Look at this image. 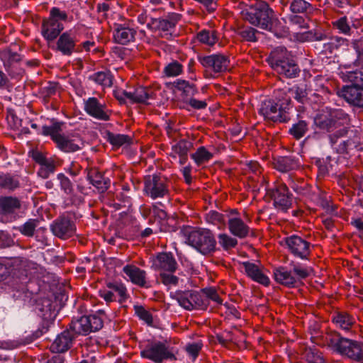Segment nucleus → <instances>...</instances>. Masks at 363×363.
<instances>
[{
  "instance_id": "f257e3e1",
  "label": "nucleus",
  "mask_w": 363,
  "mask_h": 363,
  "mask_svg": "<svg viewBox=\"0 0 363 363\" xmlns=\"http://www.w3.org/2000/svg\"><path fill=\"white\" fill-rule=\"evenodd\" d=\"M63 123L55 121L50 126L44 125L42 133L50 136L56 147L63 152L71 153L82 149L84 142L79 134L65 135L62 132Z\"/></svg>"
},
{
  "instance_id": "f03ea898",
  "label": "nucleus",
  "mask_w": 363,
  "mask_h": 363,
  "mask_svg": "<svg viewBox=\"0 0 363 363\" xmlns=\"http://www.w3.org/2000/svg\"><path fill=\"white\" fill-rule=\"evenodd\" d=\"M241 17L254 26L271 31L274 24V12L268 3L259 1L242 10Z\"/></svg>"
},
{
  "instance_id": "7ed1b4c3",
  "label": "nucleus",
  "mask_w": 363,
  "mask_h": 363,
  "mask_svg": "<svg viewBox=\"0 0 363 363\" xmlns=\"http://www.w3.org/2000/svg\"><path fill=\"white\" fill-rule=\"evenodd\" d=\"M186 243L203 255H211L217 250L214 233L208 228L187 226L184 229Z\"/></svg>"
},
{
  "instance_id": "20e7f679",
  "label": "nucleus",
  "mask_w": 363,
  "mask_h": 363,
  "mask_svg": "<svg viewBox=\"0 0 363 363\" xmlns=\"http://www.w3.org/2000/svg\"><path fill=\"white\" fill-rule=\"evenodd\" d=\"M267 61L274 71L284 77L296 78L301 72L298 65L285 48L278 47L273 50Z\"/></svg>"
},
{
  "instance_id": "39448f33",
  "label": "nucleus",
  "mask_w": 363,
  "mask_h": 363,
  "mask_svg": "<svg viewBox=\"0 0 363 363\" xmlns=\"http://www.w3.org/2000/svg\"><path fill=\"white\" fill-rule=\"evenodd\" d=\"M329 336V343L335 348L338 353L356 362L363 360V344L362 342L342 337L336 331L331 332Z\"/></svg>"
},
{
  "instance_id": "423d86ee",
  "label": "nucleus",
  "mask_w": 363,
  "mask_h": 363,
  "mask_svg": "<svg viewBox=\"0 0 363 363\" xmlns=\"http://www.w3.org/2000/svg\"><path fill=\"white\" fill-rule=\"evenodd\" d=\"M140 356L154 363H163L165 361L176 360L177 357L169 347L167 341H151L140 351Z\"/></svg>"
},
{
  "instance_id": "0eeeda50",
  "label": "nucleus",
  "mask_w": 363,
  "mask_h": 363,
  "mask_svg": "<svg viewBox=\"0 0 363 363\" xmlns=\"http://www.w3.org/2000/svg\"><path fill=\"white\" fill-rule=\"evenodd\" d=\"M145 194L152 199L164 198L170 194L169 180L161 174H148L144 177Z\"/></svg>"
},
{
  "instance_id": "6e6552de",
  "label": "nucleus",
  "mask_w": 363,
  "mask_h": 363,
  "mask_svg": "<svg viewBox=\"0 0 363 363\" xmlns=\"http://www.w3.org/2000/svg\"><path fill=\"white\" fill-rule=\"evenodd\" d=\"M104 327L101 317L96 315H83L79 318L73 319L69 328L75 335H87L91 333L100 330Z\"/></svg>"
},
{
  "instance_id": "1a4fd4ad",
  "label": "nucleus",
  "mask_w": 363,
  "mask_h": 363,
  "mask_svg": "<svg viewBox=\"0 0 363 363\" xmlns=\"http://www.w3.org/2000/svg\"><path fill=\"white\" fill-rule=\"evenodd\" d=\"M201 295L200 291H177L175 292L174 298L186 310L206 311L208 302Z\"/></svg>"
},
{
  "instance_id": "9d476101",
  "label": "nucleus",
  "mask_w": 363,
  "mask_h": 363,
  "mask_svg": "<svg viewBox=\"0 0 363 363\" xmlns=\"http://www.w3.org/2000/svg\"><path fill=\"white\" fill-rule=\"evenodd\" d=\"M347 114L340 110L323 111L314 118V124L323 132L332 133L341 125L340 120L346 119Z\"/></svg>"
},
{
  "instance_id": "9b49d317",
  "label": "nucleus",
  "mask_w": 363,
  "mask_h": 363,
  "mask_svg": "<svg viewBox=\"0 0 363 363\" xmlns=\"http://www.w3.org/2000/svg\"><path fill=\"white\" fill-rule=\"evenodd\" d=\"M267 194L273 200L277 209L286 212L292 207L293 194L285 183L277 181L274 186L267 191Z\"/></svg>"
},
{
  "instance_id": "f8f14e48",
  "label": "nucleus",
  "mask_w": 363,
  "mask_h": 363,
  "mask_svg": "<svg viewBox=\"0 0 363 363\" xmlns=\"http://www.w3.org/2000/svg\"><path fill=\"white\" fill-rule=\"evenodd\" d=\"M99 294L107 303L117 301L122 304L129 298L126 287L118 281H107Z\"/></svg>"
},
{
  "instance_id": "ddd939ff",
  "label": "nucleus",
  "mask_w": 363,
  "mask_h": 363,
  "mask_svg": "<svg viewBox=\"0 0 363 363\" xmlns=\"http://www.w3.org/2000/svg\"><path fill=\"white\" fill-rule=\"evenodd\" d=\"M28 156L39 165L37 172L39 177L46 179L55 172L57 167V162L52 157H47V153L35 148L28 152Z\"/></svg>"
},
{
  "instance_id": "4468645a",
  "label": "nucleus",
  "mask_w": 363,
  "mask_h": 363,
  "mask_svg": "<svg viewBox=\"0 0 363 363\" xmlns=\"http://www.w3.org/2000/svg\"><path fill=\"white\" fill-rule=\"evenodd\" d=\"M259 113L265 120L272 122L288 123L290 121L289 111L283 109L281 105L276 103L273 99L262 102Z\"/></svg>"
},
{
  "instance_id": "2eb2a0df",
  "label": "nucleus",
  "mask_w": 363,
  "mask_h": 363,
  "mask_svg": "<svg viewBox=\"0 0 363 363\" xmlns=\"http://www.w3.org/2000/svg\"><path fill=\"white\" fill-rule=\"evenodd\" d=\"M199 61L203 67L214 74L225 72L229 69L230 64L229 56L221 53L199 57Z\"/></svg>"
},
{
  "instance_id": "dca6fc26",
  "label": "nucleus",
  "mask_w": 363,
  "mask_h": 363,
  "mask_svg": "<svg viewBox=\"0 0 363 363\" xmlns=\"http://www.w3.org/2000/svg\"><path fill=\"white\" fill-rule=\"evenodd\" d=\"M348 46V40L338 36L327 38L325 42L318 43L315 48L328 58L336 57L346 47Z\"/></svg>"
},
{
  "instance_id": "f3484780",
  "label": "nucleus",
  "mask_w": 363,
  "mask_h": 363,
  "mask_svg": "<svg viewBox=\"0 0 363 363\" xmlns=\"http://www.w3.org/2000/svg\"><path fill=\"white\" fill-rule=\"evenodd\" d=\"M79 40L72 30L63 32L59 35L56 41V50L65 56H71L74 52H79Z\"/></svg>"
},
{
  "instance_id": "a211bd4d",
  "label": "nucleus",
  "mask_w": 363,
  "mask_h": 363,
  "mask_svg": "<svg viewBox=\"0 0 363 363\" xmlns=\"http://www.w3.org/2000/svg\"><path fill=\"white\" fill-rule=\"evenodd\" d=\"M50 230L57 238L67 240L76 234L77 228L74 222L70 218L62 216L52 223Z\"/></svg>"
},
{
  "instance_id": "6ab92c4d",
  "label": "nucleus",
  "mask_w": 363,
  "mask_h": 363,
  "mask_svg": "<svg viewBox=\"0 0 363 363\" xmlns=\"http://www.w3.org/2000/svg\"><path fill=\"white\" fill-rule=\"evenodd\" d=\"M131 21L121 18V22L113 23L114 41L121 45H127L135 40L137 31L130 27Z\"/></svg>"
},
{
  "instance_id": "aec40b11",
  "label": "nucleus",
  "mask_w": 363,
  "mask_h": 363,
  "mask_svg": "<svg viewBox=\"0 0 363 363\" xmlns=\"http://www.w3.org/2000/svg\"><path fill=\"white\" fill-rule=\"evenodd\" d=\"M289 252L295 257L308 259L311 255V242L298 235H291L285 238Z\"/></svg>"
},
{
  "instance_id": "412c9836",
  "label": "nucleus",
  "mask_w": 363,
  "mask_h": 363,
  "mask_svg": "<svg viewBox=\"0 0 363 363\" xmlns=\"http://www.w3.org/2000/svg\"><path fill=\"white\" fill-rule=\"evenodd\" d=\"M123 94L130 100L132 104H140L145 105L151 104L152 100L155 99V91L150 86H139L133 91H123Z\"/></svg>"
},
{
  "instance_id": "4be33fe9",
  "label": "nucleus",
  "mask_w": 363,
  "mask_h": 363,
  "mask_svg": "<svg viewBox=\"0 0 363 363\" xmlns=\"http://www.w3.org/2000/svg\"><path fill=\"white\" fill-rule=\"evenodd\" d=\"M84 110L93 118L107 121L110 120L111 111L107 109L106 104H101L96 97L89 98L84 103Z\"/></svg>"
},
{
  "instance_id": "5701e85b",
  "label": "nucleus",
  "mask_w": 363,
  "mask_h": 363,
  "mask_svg": "<svg viewBox=\"0 0 363 363\" xmlns=\"http://www.w3.org/2000/svg\"><path fill=\"white\" fill-rule=\"evenodd\" d=\"M152 267L161 272L174 273L177 269V262L171 252H160L154 259Z\"/></svg>"
},
{
  "instance_id": "b1692460",
  "label": "nucleus",
  "mask_w": 363,
  "mask_h": 363,
  "mask_svg": "<svg viewBox=\"0 0 363 363\" xmlns=\"http://www.w3.org/2000/svg\"><path fill=\"white\" fill-rule=\"evenodd\" d=\"M64 30L61 22H57L50 16L42 21L41 33L48 41L55 40Z\"/></svg>"
},
{
  "instance_id": "393cba45",
  "label": "nucleus",
  "mask_w": 363,
  "mask_h": 363,
  "mask_svg": "<svg viewBox=\"0 0 363 363\" xmlns=\"http://www.w3.org/2000/svg\"><path fill=\"white\" fill-rule=\"evenodd\" d=\"M36 309L43 319L47 320H54L59 311L57 305L50 296L39 298L36 302Z\"/></svg>"
},
{
  "instance_id": "a878e982",
  "label": "nucleus",
  "mask_w": 363,
  "mask_h": 363,
  "mask_svg": "<svg viewBox=\"0 0 363 363\" xmlns=\"http://www.w3.org/2000/svg\"><path fill=\"white\" fill-rule=\"evenodd\" d=\"M75 338V335L68 328L57 335L51 345V349L57 353L65 352L72 347Z\"/></svg>"
},
{
  "instance_id": "bb28decb",
  "label": "nucleus",
  "mask_w": 363,
  "mask_h": 363,
  "mask_svg": "<svg viewBox=\"0 0 363 363\" xmlns=\"http://www.w3.org/2000/svg\"><path fill=\"white\" fill-rule=\"evenodd\" d=\"M123 272L129 277L130 281L140 287L149 288L147 281V273L145 270L133 264H127L123 268Z\"/></svg>"
},
{
  "instance_id": "cd10ccee",
  "label": "nucleus",
  "mask_w": 363,
  "mask_h": 363,
  "mask_svg": "<svg viewBox=\"0 0 363 363\" xmlns=\"http://www.w3.org/2000/svg\"><path fill=\"white\" fill-rule=\"evenodd\" d=\"M87 178L90 183L94 186L99 193H104L110 186L111 181L105 177L104 174L97 167L86 168Z\"/></svg>"
},
{
  "instance_id": "c85d7f7f",
  "label": "nucleus",
  "mask_w": 363,
  "mask_h": 363,
  "mask_svg": "<svg viewBox=\"0 0 363 363\" xmlns=\"http://www.w3.org/2000/svg\"><path fill=\"white\" fill-rule=\"evenodd\" d=\"M230 233L240 239L247 238L251 229L240 217H232L228 221Z\"/></svg>"
},
{
  "instance_id": "c756f323",
  "label": "nucleus",
  "mask_w": 363,
  "mask_h": 363,
  "mask_svg": "<svg viewBox=\"0 0 363 363\" xmlns=\"http://www.w3.org/2000/svg\"><path fill=\"white\" fill-rule=\"evenodd\" d=\"M0 59L4 63V68L11 76H14L16 72L13 71V65L22 60L20 54L13 52L11 49H4L0 51Z\"/></svg>"
},
{
  "instance_id": "7c9ffc66",
  "label": "nucleus",
  "mask_w": 363,
  "mask_h": 363,
  "mask_svg": "<svg viewBox=\"0 0 363 363\" xmlns=\"http://www.w3.org/2000/svg\"><path fill=\"white\" fill-rule=\"evenodd\" d=\"M247 275L255 281H257L264 286H269V279L265 275L257 265L250 262L242 263Z\"/></svg>"
},
{
  "instance_id": "2f4dec72",
  "label": "nucleus",
  "mask_w": 363,
  "mask_h": 363,
  "mask_svg": "<svg viewBox=\"0 0 363 363\" xmlns=\"http://www.w3.org/2000/svg\"><path fill=\"white\" fill-rule=\"evenodd\" d=\"M273 167L281 172H288L299 167L300 163L292 156L279 157L274 160Z\"/></svg>"
},
{
  "instance_id": "473e14b6",
  "label": "nucleus",
  "mask_w": 363,
  "mask_h": 363,
  "mask_svg": "<svg viewBox=\"0 0 363 363\" xmlns=\"http://www.w3.org/2000/svg\"><path fill=\"white\" fill-rule=\"evenodd\" d=\"M339 95L350 105L363 108V86L361 88L354 86L349 89H347V91Z\"/></svg>"
},
{
  "instance_id": "72a5a7b5",
  "label": "nucleus",
  "mask_w": 363,
  "mask_h": 363,
  "mask_svg": "<svg viewBox=\"0 0 363 363\" xmlns=\"http://www.w3.org/2000/svg\"><path fill=\"white\" fill-rule=\"evenodd\" d=\"M274 277L277 282L285 286L294 287L297 283V278L292 275L291 271L284 267L274 269Z\"/></svg>"
},
{
  "instance_id": "f704fd0d",
  "label": "nucleus",
  "mask_w": 363,
  "mask_h": 363,
  "mask_svg": "<svg viewBox=\"0 0 363 363\" xmlns=\"http://www.w3.org/2000/svg\"><path fill=\"white\" fill-rule=\"evenodd\" d=\"M21 208V201L14 196L0 197V213L10 215Z\"/></svg>"
},
{
  "instance_id": "c9c22d12",
  "label": "nucleus",
  "mask_w": 363,
  "mask_h": 363,
  "mask_svg": "<svg viewBox=\"0 0 363 363\" xmlns=\"http://www.w3.org/2000/svg\"><path fill=\"white\" fill-rule=\"evenodd\" d=\"M342 79L345 82L351 83L350 85L343 86L339 91V94L344 93L347 89L352 87H363V72L360 70L349 71L343 73Z\"/></svg>"
},
{
  "instance_id": "e433bc0d",
  "label": "nucleus",
  "mask_w": 363,
  "mask_h": 363,
  "mask_svg": "<svg viewBox=\"0 0 363 363\" xmlns=\"http://www.w3.org/2000/svg\"><path fill=\"white\" fill-rule=\"evenodd\" d=\"M333 323L343 330L349 331L355 324V318L345 311L335 313L332 318Z\"/></svg>"
},
{
  "instance_id": "4c0bfd02",
  "label": "nucleus",
  "mask_w": 363,
  "mask_h": 363,
  "mask_svg": "<svg viewBox=\"0 0 363 363\" xmlns=\"http://www.w3.org/2000/svg\"><path fill=\"white\" fill-rule=\"evenodd\" d=\"M173 86L177 91L182 92V96L186 101L198 92L196 86L194 84L184 79H177L173 83Z\"/></svg>"
},
{
  "instance_id": "58836bf2",
  "label": "nucleus",
  "mask_w": 363,
  "mask_h": 363,
  "mask_svg": "<svg viewBox=\"0 0 363 363\" xmlns=\"http://www.w3.org/2000/svg\"><path fill=\"white\" fill-rule=\"evenodd\" d=\"M181 19V15L172 13L164 18H157L153 21L157 29L163 31H169L174 28Z\"/></svg>"
},
{
  "instance_id": "ea45409f",
  "label": "nucleus",
  "mask_w": 363,
  "mask_h": 363,
  "mask_svg": "<svg viewBox=\"0 0 363 363\" xmlns=\"http://www.w3.org/2000/svg\"><path fill=\"white\" fill-rule=\"evenodd\" d=\"M89 79L105 89L112 86L113 76L110 70L106 69L93 73Z\"/></svg>"
},
{
  "instance_id": "a19ab883",
  "label": "nucleus",
  "mask_w": 363,
  "mask_h": 363,
  "mask_svg": "<svg viewBox=\"0 0 363 363\" xmlns=\"http://www.w3.org/2000/svg\"><path fill=\"white\" fill-rule=\"evenodd\" d=\"M106 140L114 147L118 148L124 145H130L133 138L124 134H115L109 130L106 132Z\"/></svg>"
},
{
  "instance_id": "79ce46f5",
  "label": "nucleus",
  "mask_w": 363,
  "mask_h": 363,
  "mask_svg": "<svg viewBox=\"0 0 363 363\" xmlns=\"http://www.w3.org/2000/svg\"><path fill=\"white\" fill-rule=\"evenodd\" d=\"M196 39L201 43L212 47L218 41L219 38L216 30L203 29L196 34Z\"/></svg>"
},
{
  "instance_id": "37998d69",
  "label": "nucleus",
  "mask_w": 363,
  "mask_h": 363,
  "mask_svg": "<svg viewBox=\"0 0 363 363\" xmlns=\"http://www.w3.org/2000/svg\"><path fill=\"white\" fill-rule=\"evenodd\" d=\"M191 157L196 165L199 167L208 162L213 157V154L209 152L204 146H200L194 153L191 154Z\"/></svg>"
},
{
  "instance_id": "c03bdc74",
  "label": "nucleus",
  "mask_w": 363,
  "mask_h": 363,
  "mask_svg": "<svg viewBox=\"0 0 363 363\" xmlns=\"http://www.w3.org/2000/svg\"><path fill=\"white\" fill-rule=\"evenodd\" d=\"M274 101L276 103L281 105V108L289 111L291 104V99L289 92V88L286 89H279L274 91Z\"/></svg>"
},
{
  "instance_id": "a18cd8bd",
  "label": "nucleus",
  "mask_w": 363,
  "mask_h": 363,
  "mask_svg": "<svg viewBox=\"0 0 363 363\" xmlns=\"http://www.w3.org/2000/svg\"><path fill=\"white\" fill-rule=\"evenodd\" d=\"M237 33L244 41L255 43L258 40L257 35L259 33V31L255 28L248 26L239 27Z\"/></svg>"
},
{
  "instance_id": "49530a36",
  "label": "nucleus",
  "mask_w": 363,
  "mask_h": 363,
  "mask_svg": "<svg viewBox=\"0 0 363 363\" xmlns=\"http://www.w3.org/2000/svg\"><path fill=\"white\" fill-rule=\"evenodd\" d=\"M308 130V123L304 120H299L292 125L289 133L296 140H300Z\"/></svg>"
},
{
  "instance_id": "de8ad7c7",
  "label": "nucleus",
  "mask_w": 363,
  "mask_h": 363,
  "mask_svg": "<svg viewBox=\"0 0 363 363\" xmlns=\"http://www.w3.org/2000/svg\"><path fill=\"white\" fill-rule=\"evenodd\" d=\"M303 355L306 363H327L322 353L316 348H306Z\"/></svg>"
},
{
  "instance_id": "09e8293b",
  "label": "nucleus",
  "mask_w": 363,
  "mask_h": 363,
  "mask_svg": "<svg viewBox=\"0 0 363 363\" xmlns=\"http://www.w3.org/2000/svg\"><path fill=\"white\" fill-rule=\"evenodd\" d=\"M194 147L191 141L182 139L174 145L172 147L173 153L171 155L172 157L176 158V155H188V152Z\"/></svg>"
},
{
  "instance_id": "8fccbe9b",
  "label": "nucleus",
  "mask_w": 363,
  "mask_h": 363,
  "mask_svg": "<svg viewBox=\"0 0 363 363\" xmlns=\"http://www.w3.org/2000/svg\"><path fill=\"white\" fill-rule=\"evenodd\" d=\"M200 292L204 298L208 302V307L210 305V301L215 302L217 305L223 304V299L219 296L217 289L216 287L210 286L200 289Z\"/></svg>"
},
{
  "instance_id": "3c124183",
  "label": "nucleus",
  "mask_w": 363,
  "mask_h": 363,
  "mask_svg": "<svg viewBox=\"0 0 363 363\" xmlns=\"http://www.w3.org/2000/svg\"><path fill=\"white\" fill-rule=\"evenodd\" d=\"M289 9L293 13H311L313 10L311 4L305 0H293Z\"/></svg>"
},
{
  "instance_id": "603ef678",
  "label": "nucleus",
  "mask_w": 363,
  "mask_h": 363,
  "mask_svg": "<svg viewBox=\"0 0 363 363\" xmlns=\"http://www.w3.org/2000/svg\"><path fill=\"white\" fill-rule=\"evenodd\" d=\"M183 68L182 64L173 60L164 67L163 73L168 77H174L183 73Z\"/></svg>"
},
{
  "instance_id": "864d4df0",
  "label": "nucleus",
  "mask_w": 363,
  "mask_h": 363,
  "mask_svg": "<svg viewBox=\"0 0 363 363\" xmlns=\"http://www.w3.org/2000/svg\"><path fill=\"white\" fill-rule=\"evenodd\" d=\"M38 223V219H29L24 224L18 227L17 229L24 236L31 238L34 235Z\"/></svg>"
},
{
  "instance_id": "5fc2aeb1",
  "label": "nucleus",
  "mask_w": 363,
  "mask_h": 363,
  "mask_svg": "<svg viewBox=\"0 0 363 363\" xmlns=\"http://www.w3.org/2000/svg\"><path fill=\"white\" fill-rule=\"evenodd\" d=\"M20 186L17 178L9 174H0V186L4 189L14 190Z\"/></svg>"
},
{
  "instance_id": "6e6d98bb",
  "label": "nucleus",
  "mask_w": 363,
  "mask_h": 363,
  "mask_svg": "<svg viewBox=\"0 0 363 363\" xmlns=\"http://www.w3.org/2000/svg\"><path fill=\"white\" fill-rule=\"evenodd\" d=\"M206 220L208 223L217 225L219 228H223L225 224V216L216 211H210L206 214Z\"/></svg>"
},
{
  "instance_id": "4d7b16f0",
  "label": "nucleus",
  "mask_w": 363,
  "mask_h": 363,
  "mask_svg": "<svg viewBox=\"0 0 363 363\" xmlns=\"http://www.w3.org/2000/svg\"><path fill=\"white\" fill-rule=\"evenodd\" d=\"M358 145V137L354 136L341 143L337 147V152L340 154H348L350 150L357 147Z\"/></svg>"
},
{
  "instance_id": "13d9d810",
  "label": "nucleus",
  "mask_w": 363,
  "mask_h": 363,
  "mask_svg": "<svg viewBox=\"0 0 363 363\" xmlns=\"http://www.w3.org/2000/svg\"><path fill=\"white\" fill-rule=\"evenodd\" d=\"M333 27L339 30L340 33L350 35L351 27L347 16H342L332 22Z\"/></svg>"
},
{
  "instance_id": "bf43d9fd",
  "label": "nucleus",
  "mask_w": 363,
  "mask_h": 363,
  "mask_svg": "<svg viewBox=\"0 0 363 363\" xmlns=\"http://www.w3.org/2000/svg\"><path fill=\"white\" fill-rule=\"evenodd\" d=\"M289 92L291 99L294 98L298 103L304 104L308 100V94L305 89H303L297 85L289 88Z\"/></svg>"
},
{
  "instance_id": "052dcab7",
  "label": "nucleus",
  "mask_w": 363,
  "mask_h": 363,
  "mask_svg": "<svg viewBox=\"0 0 363 363\" xmlns=\"http://www.w3.org/2000/svg\"><path fill=\"white\" fill-rule=\"evenodd\" d=\"M317 204L325 209V212L328 213H332L336 210V207L330 204V201L323 192L318 195Z\"/></svg>"
},
{
  "instance_id": "680f3d73",
  "label": "nucleus",
  "mask_w": 363,
  "mask_h": 363,
  "mask_svg": "<svg viewBox=\"0 0 363 363\" xmlns=\"http://www.w3.org/2000/svg\"><path fill=\"white\" fill-rule=\"evenodd\" d=\"M219 244L225 250L235 247L238 245V240L225 233L218 235Z\"/></svg>"
},
{
  "instance_id": "e2e57ef3",
  "label": "nucleus",
  "mask_w": 363,
  "mask_h": 363,
  "mask_svg": "<svg viewBox=\"0 0 363 363\" xmlns=\"http://www.w3.org/2000/svg\"><path fill=\"white\" fill-rule=\"evenodd\" d=\"M290 265L292 267L291 271L295 274V277L297 278V280L300 279H306L309 276L310 272L307 267L295 262H291Z\"/></svg>"
},
{
  "instance_id": "0e129e2a",
  "label": "nucleus",
  "mask_w": 363,
  "mask_h": 363,
  "mask_svg": "<svg viewBox=\"0 0 363 363\" xmlns=\"http://www.w3.org/2000/svg\"><path fill=\"white\" fill-rule=\"evenodd\" d=\"M50 298L53 299L55 303L57 305V308L60 311L65 305V301L67 300V295L64 289H59L56 292L52 293Z\"/></svg>"
},
{
  "instance_id": "69168bd1",
  "label": "nucleus",
  "mask_w": 363,
  "mask_h": 363,
  "mask_svg": "<svg viewBox=\"0 0 363 363\" xmlns=\"http://www.w3.org/2000/svg\"><path fill=\"white\" fill-rule=\"evenodd\" d=\"M57 179L60 180L61 189L66 194L72 195L74 193V189L71 180L62 173L57 174Z\"/></svg>"
},
{
  "instance_id": "338daca9",
  "label": "nucleus",
  "mask_w": 363,
  "mask_h": 363,
  "mask_svg": "<svg viewBox=\"0 0 363 363\" xmlns=\"http://www.w3.org/2000/svg\"><path fill=\"white\" fill-rule=\"evenodd\" d=\"M134 309L137 315L140 319L145 321L148 325H152L153 323V318L150 311L146 310L142 306H135Z\"/></svg>"
},
{
  "instance_id": "774afa93",
  "label": "nucleus",
  "mask_w": 363,
  "mask_h": 363,
  "mask_svg": "<svg viewBox=\"0 0 363 363\" xmlns=\"http://www.w3.org/2000/svg\"><path fill=\"white\" fill-rule=\"evenodd\" d=\"M202 347L203 343L201 341L190 342L186 345L185 351L195 359L199 356Z\"/></svg>"
}]
</instances>
